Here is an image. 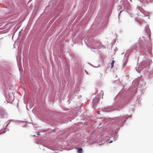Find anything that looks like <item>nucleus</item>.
<instances>
[{"instance_id": "3", "label": "nucleus", "mask_w": 153, "mask_h": 153, "mask_svg": "<svg viewBox=\"0 0 153 153\" xmlns=\"http://www.w3.org/2000/svg\"><path fill=\"white\" fill-rule=\"evenodd\" d=\"M13 100H14V97H13V98H12V99H11V101H13Z\"/></svg>"}, {"instance_id": "2", "label": "nucleus", "mask_w": 153, "mask_h": 153, "mask_svg": "<svg viewBox=\"0 0 153 153\" xmlns=\"http://www.w3.org/2000/svg\"><path fill=\"white\" fill-rule=\"evenodd\" d=\"M78 152L79 153H82V149L81 148H79L78 149Z\"/></svg>"}, {"instance_id": "4", "label": "nucleus", "mask_w": 153, "mask_h": 153, "mask_svg": "<svg viewBox=\"0 0 153 153\" xmlns=\"http://www.w3.org/2000/svg\"><path fill=\"white\" fill-rule=\"evenodd\" d=\"M98 114H100V111H98Z\"/></svg>"}, {"instance_id": "6", "label": "nucleus", "mask_w": 153, "mask_h": 153, "mask_svg": "<svg viewBox=\"0 0 153 153\" xmlns=\"http://www.w3.org/2000/svg\"><path fill=\"white\" fill-rule=\"evenodd\" d=\"M120 121H121V122H122V120H120Z\"/></svg>"}, {"instance_id": "1", "label": "nucleus", "mask_w": 153, "mask_h": 153, "mask_svg": "<svg viewBox=\"0 0 153 153\" xmlns=\"http://www.w3.org/2000/svg\"><path fill=\"white\" fill-rule=\"evenodd\" d=\"M114 60H113L112 61L111 63V68H112L114 66Z\"/></svg>"}, {"instance_id": "5", "label": "nucleus", "mask_w": 153, "mask_h": 153, "mask_svg": "<svg viewBox=\"0 0 153 153\" xmlns=\"http://www.w3.org/2000/svg\"><path fill=\"white\" fill-rule=\"evenodd\" d=\"M112 141H111V142H110V143H112Z\"/></svg>"}]
</instances>
